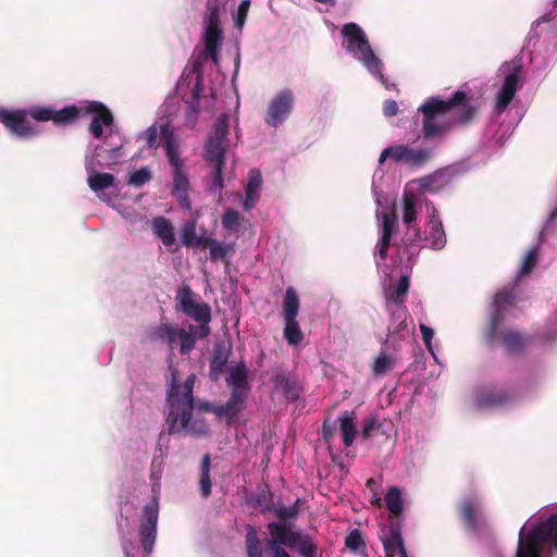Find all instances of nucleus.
I'll list each match as a JSON object with an SVG mask.
<instances>
[{
    "label": "nucleus",
    "mask_w": 557,
    "mask_h": 557,
    "mask_svg": "<svg viewBox=\"0 0 557 557\" xmlns=\"http://www.w3.org/2000/svg\"><path fill=\"white\" fill-rule=\"evenodd\" d=\"M391 237L381 236L377 243V256L381 261H384L387 257L388 248L391 246Z\"/></svg>",
    "instance_id": "nucleus-57"
},
{
    "label": "nucleus",
    "mask_w": 557,
    "mask_h": 557,
    "mask_svg": "<svg viewBox=\"0 0 557 557\" xmlns=\"http://www.w3.org/2000/svg\"><path fill=\"white\" fill-rule=\"evenodd\" d=\"M158 517L159 508L157 503H150L144 507V520L139 525V540L146 554L152 552L156 543Z\"/></svg>",
    "instance_id": "nucleus-13"
},
{
    "label": "nucleus",
    "mask_w": 557,
    "mask_h": 557,
    "mask_svg": "<svg viewBox=\"0 0 557 557\" xmlns=\"http://www.w3.org/2000/svg\"><path fill=\"white\" fill-rule=\"evenodd\" d=\"M391 368H392L391 358L385 352H382L377 356V358L374 361L373 373L375 375H382V374H385Z\"/></svg>",
    "instance_id": "nucleus-52"
},
{
    "label": "nucleus",
    "mask_w": 557,
    "mask_h": 557,
    "mask_svg": "<svg viewBox=\"0 0 557 557\" xmlns=\"http://www.w3.org/2000/svg\"><path fill=\"white\" fill-rule=\"evenodd\" d=\"M29 111L0 109V122L16 137L27 138L37 134L36 129L30 125L27 116Z\"/></svg>",
    "instance_id": "nucleus-12"
},
{
    "label": "nucleus",
    "mask_w": 557,
    "mask_h": 557,
    "mask_svg": "<svg viewBox=\"0 0 557 557\" xmlns=\"http://www.w3.org/2000/svg\"><path fill=\"white\" fill-rule=\"evenodd\" d=\"M383 113L387 117L395 116L398 113V104L395 100L388 99L383 103Z\"/></svg>",
    "instance_id": "nucleus-59"
},
{
    "label": "nucleus",
    "mask_w": 557,
    "mask_h": 557,
    "mask_svg": "<svg viewBox=\"0 0 557 557\" xmlns=\"http://www.w3.org/2000/svg\"><path fill=\"white\" fill-rule=\"evenodd\" d=\"M161 140L169 163L174 169L172 196L176 198L181 208L190 210V201L188 198L189 181L182 170L183 161L178 153V140L169 123L162 124Z\"/></svg>",
    "instance_id": "nucleus-6"
},
{
    "label": "nucleus",
    "mask_w": 557,
    "mask_h": 557,
    "mask_svg": "<svg viewBox=\"0 0 557 557\" xmlns=\"http://www.w3.org/2000/svg\"><path fill=\"white\" fill-rule=\"evenodd\" d=\"M515 304L516 297L512 290L504 289L495 294L490 323L484 333V338L486 342H492L495 338L496 331L505 319V311L508 308L513 307Z\"/></svg>",
    "instance_id": "nucleus-10"
},
{
    "label": "nucleus",
    "mask_w": 557,
    "mask_h": 557,
    "mask_svg": "<svg viewBox=\"0 0 557 557\" xmlns=\"http://www.w3.org/2000/svg\"><path fill=\"white\" fill-rule=\"evenodd\" d=\"M345 545L351 552H358L360 548L364 547L361 532L358 529L349 532L345 539Z\"/></svg>",
    "instance_id": "nucleus-51"
},
{
    "label": "nucleus",
    "mask_w": 557,
    "mask_h": 557,
    "mask_svg": "<svg viewBox=\"0 0 557 557\" xmlns=\"http://www.w3.org/2000/svg\"><path fill=\"white\" fill-rule=\"evenodd\" d=\"M272 382L287 401H295L300 398L304 388L299 381L288 372H277L272 376Z\"/></svg>",
    "instance_id": "nucleus-16"
},
{
    "label": "nucleus",
    "mask_w": 557,
    "mask_h": 557,
    "mask_svg": "<svg viewBox=\"0 0 557 557\" xmlns=\"http://www.w3.org/2000/svg\"><path fill=\"white\" fill-rule=\"evenodd\" d=\"M546 545L557 548V516H549L544 522L534 525L525 533L522 527L516 557H544Z\"/></svg>",
    "instance_id": "nucleus-5"
},
{
    "label": "nucleus",
    "mask_w": 557,
    "mask_h": 557,
    "mask_svg": "<svg viewBox=\"0 0 557 557\" xmlns=\"http://www.w3.org/2000/svg\"><path fill=\"white\" fill-rule=\"evenodd\" d=\"M160 127H162V125ZM145 137L148 149L157 150L158 147L162 145L161 128L158 129L154 124L146 129Z\"/></svg>",
    "instance_id": "nucleus-45"
},
{
    "label": "nucleus",
    "mask_w": 557,
    "mask_h": 557,
    "mask_svg": "<svg viewBox=\"0 0 557 557\" xmlns=\"http://www.w3.org/2000/svg\"><path fill=\"white\" fill-rule=\"evenodd\" d=\"M380 539L383 543L385 557H408L398 521H392L388 528H383Z\"/></svg>",
    "instance_id": "nucleus-14"
},
{
    "label": "nucleus",
    "mask_w": 557,
    "mask_h": 557,
    "mask_svg": "<svg viewBox=\"0 0 557 557\" xmlns=\"http://www.w3.org/2000/svg\"><path fill=\"white\" fill-rule=\"evenodd\" d=\"M284 323H285V325H284L283 335H284V338L286 339V342L289 345L300 344L304 339V334L301 332V329H300L299 323L296 320V318H292V319L285 318Z\"/></svg>",
    "instance_id": "nucleus-32"
},
{
    "label": "nucleus",
    "mask_w": 557,
    "mask_h": 557,
    "mask_svg": "<svg viewBox=\"0 0 557 557\" xmlns=\"http://www.w3.org/2000/svg\"><path fill=\"white\" fill-rule=\"evenodd\" d=\"M170 377L168 379V391L165 399V422L169 434H176L186 431L196 436L209 434V425L202 419L191 421L195 399L194 385L196 375L190 374L184 383H181V376L177 369L169 367Z\"/></svg>",
    "instance_id": "nucleus-2"
},
{
    "label": "nucleus",
    "mask_w": 557,
    "mask_h": 557,
    "mask_svg": "<svg viewBox=\"0 0 557 557\" xmlns=\"http://www.w3.org/2000/svg\"><path fill=\"white\" fill-rule=\"evenodd\" d=\"M521 64L513 65V72L506 75L502 88L497 94L496 111L503 112L513 99L519 84V72Z\"/></svg>",
    "instance_id": "nucleus-17"
},
{
    "label": "nucleus",
    "mask_w": 557,
    "mask_h": 557,
    "mask_svg": "<svg viewBox=\"0 0 557 557\" xmlns=\"http://www.w3.org/2000/svg\"><path fill=\"white\" fill-rule=\"evenodd\" d=\"M226 384L231 388V393H239L248 396L250 385L248 383V370L244 361L238 362L234 368L230 369Z\"/></svg>",
    "instance_id": "nucleus-21"
},
{
    "label": "nucleus",
    "mask_w": 557,
    "mask_h": 557,
    "mask_svg": "<svg viewBox=\"0 0 557 557\" xmlns=\"http://www.w3.org/2000/svg\"><path fill=\"white\" fill-rule=\"evenodd\" d=\"M197 236L195 223H187L182 231V244L186 247H194Z\"/></svg>",
    "instance_id": "nucleus-53"
},
{
    "label": "nucleus",
    "mask_w": 557,
    "mask_h": 557,
    "mask_svg": "<svg viewBox=\"0 0 557 557\" xmlns=\"http://www.w3.org/2000/svg\"><path fill=\"white\" fill-rule=\"evenodd\" d=\"M300 301L294 287H287L283 298V318H296L299 312Z\"/></svg>",
    "instance_id": "nucleus-31"
},
{
    "label": "nucleus",
    "mask_w": 557,
    "mask_h": 557,
    "mask_svg": "<svg viewBox=\"0 0 557 557\" xmlns=\"http://www.w3.org/2000/svg\"><path fill=\"white\" fill-rule=\"evenodd\" d=\"M409 275H401L396 284H392L385 289V306L405 305L409 293Z\"/></svg>",
    "instance_id": "nucleus-22"
},
{
    "label": "nucleus",
    "mask_w": 557,
    "mask_h": 557,
    "mask_svg": "<svg viewBox=\"0 0 557 557\" xmlns=\"http://www.w3.org/2000/svg\"><path fill=\"white\" fill-rule=\"evenodd\" d=\"M198 326L190 325L189 331L195 335V338H206L210 334V322H198Z\"/></svg>",
    "instance_id": "nucleus-56"
},
{
    "label": "nucleus",
    "mask_w": 557,
    "mask_h": 557,
    "mask_svg": "<svg viewBox=\"0 0 557 557\" xmlns=\"http://www.w3.org/2000/svg\"><path fill=\"white\" fill-rule=\"evenodd\" d=\"M206 16H205V24L206 26H214L220 27V9L219 5L212 1L208 0L206 4Z\"/></svg>",
    "instance_id": "nucleus-41"
},
{
    "label": "nucleus",
    "mask_w": 557,
    "mask_h": 557,
    "mask_svg": "<svg viewBox=\"0 0 557 557\" xmlns=\"http://www.w3.org/2000/svg\"><path fill=\"white\" fill-rule=\"evenodd\" d=\"M334 425L329 420H324L322 424V436L324 441H330V438L334 435Z\"/></svg>",
    "instance_id": "nucleus-62"
},
{
    "label": "nucleus",
    "mask_w": 557,
    "mask_h": 557,
    "mask_svg": "<svg viewBox=\"0 0 557 557\" xmlns=\"http://www.w3.org/2000/svg\"><path fill=\"white\" fill-rule=\"evenodd\" d=\"M228 351L220 346L214 349L213 356L209 364V377L212 382H218L225 371L228 361Z\"/></svg>",
    "instance_id": "nucleus-26"
},
{
    "label": "nucleus",
    "mask_w": 557,
    "mask_h": 557,
    "mask_svg": "<svg viewBox=\"0 0 557 557\" xmlns=\"http://www.w3.org/2000/svg\"><path fill=\"white\" fill-rule=\"evenodd\" d=\"M421 240L420 230L416 226H409L403 238L404 246L409 250L412 246Z\"/></svg>",
    "instance_id": "nucleus-54"
},
{
    "label": "nucleus",
    "mask_w": 557,
    "mask_h": 557,
    "mask_svg": "<svg viewBox=\"0 0 557 557\" xmlns=\"http://www.w3.org/2000/svg\"><path fill=\"white\" fill-rule=\"evenodd\" d=\"M245 546L247 557H263V549L257 530L252 525L246 527Z\"/></svg>",
    "instance_id": "nucleus-30"
},
{
    "label": "nucleus",
    "mask_w": 557,
    "mask_h": 557,
    "mask_svg": "<svg viewBox=\"0 0 557 557\" xmlns=\"http://www.w3.org/2000/svg\"><path fill=\"white\" fill-rule=\"evenodd\" d=\"M416 218H417V212H416L414 199L412 196L406 194L404 196L403 220L409 227V226H412L411 224L416 220Z\"/></svg>",
    "instance_id": "nucleus-44"
},
{
    "label": "nucleus",
    "mask_w": 557,
    "mask_h": 557,
    "mask_svg": "<svg viewBox=\"0 0 557 557\" xmlns=\"http://www.w3.org/2000/svg\"><path fill=\"white\" fill-rule=\"evenodd\" d=\"M511 400V395L506 391H483L476 395L479 407H498L507 405Z\"/></svg>",
    "instance_id": "nucleus-24"
},
{
    "label": "nucleus",
    "mask_w": 557,
    "mask_h": 557,
    "mask_svg": "<svg viewBox=\"0 0 557 557\" xmlns=\"http://www.w3.org/2000/svg\"><path fill=\"white\" fill-rule=\"evenodd\" d=\"M355 419L356 414L354 411H344L338 419L345 447H350L356 438L357 429Z\"/></svg>",
    "instance_id": "nucleus-27"
},
{
    "label": "nucleus",
    "mask_w": 557,
    "mask_h": 557,
    "mask_svg": "<svg viewBox=\"0 0 557 557\" xmlns=\"http://www.w3.org/2000/svg\"><path fill=\"white\" fill-rule=\"evenodd\" d=\"M373 428H374V420H372V419L367 420L362 428V436L364 438L370 437Z\"/></svg>",
    "instance_id": "nucleus-64"
},
{
    "label": "nucleus",
    "mask_w": 557,
    "mask_h": 557,
    "mask_svg": "<svg viewBox=\"0 0 557 557\" xmlns=\"http://www.w3.org/2000/svg\"><path fill=\"white\" fill-rule=\"evenodd\" d=\"M262 186V175L258 169H251L248 172V182L246 185V198L243 202L245 210H250L255 207L256 201L260 197V190Z\"/></svg>",
    "instance_id": "nucleus-23"
},
{
    "label": "nucleus",
    "mask_w": 557,
    "mask_h": 557,
    "mask_svg": "<svg viewBox=\"0 0 557 557\" xmlns=\"http://www.w3.org/2000/svg\"><path fill=\"white\" fill-rule=\"evenodd\" d=\"M388 329H389V332H388L386 341H388V339L392 342L400 341L406 337L408 323H407V321H404V322L398 321L397 323H391Z\"/></svg>",
    "instance_id": "nucleus-48"
},
{
    "label": "nucleus",
    "mask_w": 557,
    "mask_h": 557,
    "mask_svg": "<svg viewBox=\"0 0 557 557\" xmlns=\"http://www.w3.org/2000/svg\"><path fill=\"white\" fill-rule=\"evenodd\" d=\"M299 499H297L292 507L284 505L275 506L273 508L275 517L281 520V523H286L287 520L295 518L298 515Z\"/></svg>",
    "instance_id": "nucleus-40"
},
{
    "label": "nucleus",
    "mask_w": 557,
    "mask_h": 557,
    "mask_svg": "<svg viewBox=\"0 0 557 557\" xmlns=\"http://www.w3.org/2000/svg\"><path fill=\"white\" fill-rule=\"evenodd\" d=\"M397 225H398V220H397L396 212L394 210L389 213H384L383 220H382V235L381 236L392 238V235L395 232Z\"/></svg>",
    "instance_id": "nucleus-43"
},
{
    "label": "nucleus",
    "mask_w": 557,
    "mask_h": 557,
    "mask_svg": "<svg viewBox=\"0 0 557 557\" xmlns=\"http://www.w3.org/2000/svg\"><path fill=\"white\" fill-rule=\"evenodd\" d=\"M267 529L270 534L265 542L269 557H292L286 548L295 550L300 557L318 556V545L310 534L278 522L268 523Z\"/></svg>",
    "instance_id": "nucleus-3"
},
{
    "label": "nucleus",
    "mask_w": 557,
    "mask_h": 557,
    "mask_svg": "<svg viewBox=\"0 0 557 557\" xmlns=\"http://www.w3.org/2000/svg\"><path fill=\"white\" fill-rule=\"evenodd\" d=\"M151 180V172L148 168H141L132 173L127 180L129 185L139 187Z\"/></svg>",
    "instance_id": "nucleus-49"
},
{
    "label": "nucleus",
    "mask_w": 557,
    "mask_h": 557,
    "mask_svg": "<svg viewBox=\"0 0 557 557\" xmlns=\"http://www.w3.org/2000/svg\"><path fill=\"white\" fill-rule=\"evenodd\" d=\"M431 246L435 250L444 248L446 245V235L440 219L432 221V232L430 235Z\"/></svg>",
    "instance_id": "nucleus-37"
},
{
    "label": "nucleus",
    "mask_w": 557,
    "mask_h": 557,
    "mask_svg": "<svg viewBox=\"0 0 557 557\" xmlns=\"http://www.w3.org/2000/svg\"><path fill=\"white\" fill-rule=\"evenodd\" d=\"M385 505L393 518L398 519L404 510V500L398 487H389L385 494Z\"/></svg>",
    "instance_id": "nucleus-28"
},
{
    "label": "nucleus",
    "mask_w": 557,
    "mask_h": 557,
    "mask_svg": "<svg viewBox=\"0 0 557 557\" xmlns=\"http://www.w3.org/2000/svg\"><path fill=\"white\" fill-rule=\"evenodd\" d=\"M385 308L391 314V323H397L398 321L404 322L409 318V312L406 305L385 306Z\"/></svg>",
    "instance_id": "nucleus-50"
},
{
    "label": "nucleus",
    "mask_w": 557,
    "mask_h": 557,
    "mask_svg": "<svg viewBox=\"0 0 557 557\" xmlns=\"http://www.w3.org/2000/svg\"><path fill=\"white\" fill-rule=\"evenodd\" d=\"M219 47L220 46H209V47H205V50L208 54V57L211 59V61L213 63H218L219 62Z\"/></svg>",
    "instance_id": "nucleus-63"
},
{
    "label": "nucleus",
    "mask_w": 557,
    "mask_h": 557,
    "mask_svg": "<svg viewBox=\"0 0 557 557\" xmlns=\"http://www.w3.org/2000/svg\"><path fill=\"white\" fill-rule=\"evenodd\" d=\"M178 339H180V352L181 355H188L194 348L196 344L195 335L189 331L181 327L178 330Z\"/></svg>",
    "instance_id": "nucleus-39"
},
{
    "label": "nucleus",
    "mask_w": 557,
    "mask_h": 557,
    "mask_svg": "<svg viewBox=\"0 0 557 557\" xmlns=\"http://www.w3.org/2000/svg\"><path fill=\"white\" fill-rule=\"evenodd\" d=\"M87 114H94L89 125V132L95 138L102 137V126H111L113 124L112 112L99 101H89L86 106H84L83 115Z\"/></svg>",
    "instance_id": "nucleus-15"
},
{
    "label": "nucleus",
    "mask_w": 557,
    "mask_h": 557,
    "mask_svg": "<svg viewBox=\"0 0 557 557\" xmlns=\"http://www.w3.org/2000/svg\"><path fill=\"white\" fill-rule=\"evenodd\" d=\"M294 101L295 98L290 89H284L276 94L268 106L265 123L274 127L283 123L290 114Z\"/></svg>",
    "instance_id": "nucleus-11"
},
{
    "label": "nucleus",
    "mask_w": 557,
    "mask_h": 557,
    "mask_svg": "<svg viewBox=\"0 0 557 557\" xmlns=\"http://www.w3.org/2000/svg\"><path fill=\"white\" fill-rule=\"evenodd\" d=\"M228 134L227 116L220 115L214 123L213 134L208 138L205 146V161L210 164L211 184L209 191L213 195L221 194L224 188L223 168L225 165V139Z\"/></svg>",
    "instance_id": "nucleus-4"
},
{
    "label": "nucleus",
    "mask_w": 557,
    "mask_h": 557,
    "mask_svg": "<svg viewBox=\"0 0 557 557\" xmlns=\"http://www.w3.org/2000/svg\"><path fill=\"white\" fill-rule=\"evenodd\" d=\"M459 515L466 527L475 531L482 517V505L476 496L462 499L459 504Z\"/></svg>",
    "instance_id": "nucleus-18"
},
{
    "label": "nucleus",
    "mask_w": 557,
    "mask_h": 557,
    "mask_svg": "<svg viewBox=\"0 0 557 557\" xmlns=\"http://www.w3.org/2000/svg\"><path fill=\"white\" fill-rule=\"evenodd\" d=\"M181 310L188 315L190 311L196 309L199 301H197L194 297V293L189 286H185L178 290L176 296Z\"/></svg>",
    "instance_id": "nucleus-35"
},
{
    "label": "nucleus",
    "mask_w": 557,
    "mask_h": 557,
    "mask_svg": "<svg viewBox=\"0 0 557 557\" xmlns=\"http://www.w3.org/2000/svg\"><path fill=\"white\" fill-rule=\"evenodd\" d=\"M476 99L463 90L455 91L448 99L428 98L418 109L421 114V134L424 139L444 137L457 127L467 126L479 112Z\"/></svg>",
    "instance_id": "nucleus-1"
},
{
    "label": "nucleus",
    "mask_w": 557,
    "mask_h": 557,
    "mask_svg": "<svg viewBox=\"0 0 557 557\" xmlns=\"http://www.w3.org/2000/svg\"><path fill=\"white\" fill-rule=\"evenodd\" d=\"M152 231L154 235L162 242V244L166 247L174 245L175 243V233L174 227L171 222L163 218L157 216L152 220Z\"/></svg>",
    "instance_id": "nucleus-25"
},
{
    "label": "nucleus",
    "mask_w": 557,
    "mask_h": 557,
    "mask_svg": "<svg viewBox=\"0 0 557 557\" xmlns=\"http://www.w3.org/2000/svg\"><path fill=\"white\" fill-rule=\"evenodd\" d=\"M115 177L110 173L92 172L88 176V186L94 191H101L113 186Z\"/></svg>",
    "instance_id": "nucleus-33"
},
{
    "label": "nucleus",
    "mask_w": 557,
    "mask_h": 557,
    "mask_svg": "<svg viewBox=\"0 0 557 557\" xmlns=\"http://www.w3.org/2000/svg\"><path fill=\"white\" fill-rule=\"evenodd\" d=\"M248 396L240 395L239 393H231L230 398L225 404L211 407L212 412L220 418H224L227 423H231L239 412L245 408V401Z\"/></svg>",
    "instance_id": "nucleus-19"
},
{
    "label": "nucleus",
    "mask_w": 557,
    "mask_h": 557,
    "mask_svg": "<svg viewBox=\"0 0 557 557\" xmlns=\"http://www.w3.org/2000/svg\"><path fill=\"white\" fill-rule=\"evenodd\" d=\"M181 327H174L170 323H162L154 331V336L166 343L171 350L174 349L176 339L178 338V330Z\"/></svg>",
    "instance_id": "nucleus-34"
},
{
    "label": "nucleus",
    "mask_w": 557,
    "mask_h": 557,
    "mask_svg": "<svg viewBox=\"0 0 557 557\" xmlns=\"http://www.w3.org/2000/svg\"><path fill=\"white\" fill-rule=\"evenodd\" d=\"M343 36L347 39V50L360 61L370 73L383 77L382 61L374 54L362 28L356 23H347L342 28Z\"/></svg>",
    "instance_id": "nucleus-7"
},
{
    "label": "nucleus",
    "mask_w": 557,
    "mask_h": 557,
    "mask_svg": "<svg viewBox=\"0 0 557 557\" xmlns=\"http://www.w3.org/2000/svg\"><path fill=\"white\" fill-rule=\"evenodd\" d=\"M496 338L500 341L506 351L510 355L522 352L528 344V337L515 329H505L500 332L497 330L496 336L491 343Z\"/></svg>",
    "instance_id": "nucleus-20"
},
{
    "label": "nucleus",
    "mask_w": 557,
    "mask_h": 557,
    "mask_svg": "<svg viewBox=\"0 0 557 557\" xmlns=\"http://www.w3.org/2000/svg\"><path fill=\"white\" fill-rule=\"evenodd\" d=\"M228 248L214 239L213 245L210 246V260L218 261L226 257Z\"/></svg>",
    "instance_id": "nucleus-55"
},
{
    "label": "nucleus",
    "mask_w": 557,
    "mask_h": 557,
    "mask_svg": "<svg viewBox=\"0 0 557 557\" xmlns=\"http://www.w3.org/2000/svg\"><path fill=\"white\" fill-rule=\"evenodd\" d=\"M420 331L425 346L431 350V342L434 336L433 329L424 324H420Z\"/></svg>",
    "instance_id": "nucleus-60"
},
{
    "label": "nucleus",
    "mask_w": 557,
    "mask_h": 557,
    "mask_svg": "<svg viewBox=\"0 0 557 557\" xmlns=\"http://www.w3.org/2000/svg\"><path fill=\"white\" fill-rule=\"evenodd\" d=\"M537 248H533L527 252L519 270V276H525L533 271L537 264Z\"/></svg>",
    "instance_id": "nucleus-42"
},
{
    "label": "nucleus",
    "mask_w": 557,
    "mask_h": 557,
    "mask_svg": "<svg viewBox=\"0 0 557 557\" xmlns=\"http://www.w3.org/2000/svg\"><path fill=\"white\" fill-rule=\"evenodd\" d=\"M196 322H210L211 321V309L208 304L200 301L196 309L190 311L187 315Z\"/></svg>",
    "instance_id": "nucleus-46"
},
{
    "label": "nucleus",
    "mask_w": 557,
    "mask_h": 557,
    "mask_svg": "<svg viewBox=\"0 0 557 557\" xmlns=\"http://www.w3.org/2000/svg\"><path fill=\"white\" fill-rule=\"evenodd\" d=\"M419 188L428 193H436L443 186V174L438 171L418 180Z\"/></svg>",
    "instance_id": "nucleus-36"
},
{
    "label": "nucleus",
    "mask_w": 557,
    "mask_h": 557,
    "mask_svg": "<svg viewBox=\"0 0 557 557\" xmlns=\"http://www.w3.org/2000/svg\"><path fill=\"white\" fill-rule=\"evenodd\" d=\"M84 106L74 104L66 106L63 109L54 110L50 107H33L29 109V116L38 122L52 121L55 125L73 124L81 115H83Z\"/></svg>",
    "instance_id": "nucleus-8"
},
{
    "label": "nucleus",
    "mask_w": 557,
    "mask_h": 557,
    "mask_svg": "<svg viewBox=\"0 0 557 557\" xmlns=\"http://www.w3.org/2000/svg\"><path fill=\"white\" fill-rule=\"evenodd\" d=\"M205 47L220 46L222 42V32L220 27L206 26L203 34Z\"/></svg>",
    "instance_id": "nucleus-47"
},
{
    "label": "nucleus",
    "mask_w": 557,
    "mask_h": 557,
    "mask_svg": "<svg viewBox=\"0 0 557 557\" xmlns=\"http://www.w3.org/2000/svg\"><path fill=\"white\" fill-rule=\"evenodd\" d=\"M214 238L207 237V236H197L194 247L200 248V249H207L210 248L211 245H213Z\"/></svg>",
    "instance_id": "nucleus-61"
},
{
    "label": "nucleus",
    "mask_w": 557,
    "mask_h": 557,
    "mask_svg": "<svg viewBox=\"0 0 557 557\" xmlns=\"http://www.w3.org/2000/svg\"><path fill=\"white\" fill-rule=\"evenodd\" d=\"M242 220V215L236 210L228 208L222 215V226L230 233H237Z\"/></svg>",
    "instance_id": "nucleus-38"
},
{
    "label": "nucleus",
    "mask_w": 557,
    "mask_h": 557,
    "mask_svg": "<svg viewBox=\"0 0 557 557\" xmlns=\"http://www.w3.org/2000/svg\"><path fill=\"white\" fill-rule=\"evenodd\" d=\"M210 468H211V456L209 454L203 455L200 462V475H199V486L200 494L202 498H208L211 495V478H210Z\"/></svg>",
    "instance_id": "nucleus-29"
},
{
    "label": "nucleus",
    "mask_w": 557,
    "mask_h": 557,
    "mask_svg": "<svg viewBox=\"0 0 557 557\" xmlns=\"http://www.w3.org/2000/svg\"><path fill=\"white\" fill-rule=\"evenodd\" d=\"M387 158H392L395 162H405L420 168L432 158V152L429 149H416L407 145H396L385 148L380 154L379 162L383 163Z\"/></svg>",
    "instance_id": "nucleus-9"
},
{
    "label": "nucleus",
    "mask_w": 557,
    "mask_h": 557,
    "mask_svg": "<svg viewBox=\"0 0 557 557\" xmlns=\"http://www.w3.org/2000/svg\"><path fill=\"white\" fill-rule=\"evenodd\" d=\"M249 7H250L249 0H243L239 3L238 10H237V20H236L237 26L240 27L244 24L247 13H248V10H249Z\"/></svg>",
    "instance_id": "nucleus-58"
}]
</instances>
